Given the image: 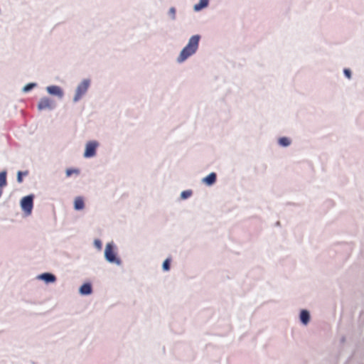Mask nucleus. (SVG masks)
I'll use <instances>...</instances> for the list:
<instances>
[{"instance_id": "f257e3e1", "label": "nucleus", "mask_w": 364, "mask_h": 364, "mask_svg": "<svg viewBox=\"0 0 364 364\" xmlns=\"http://www.w3.org/2000/svg\"><path fill=\"white\" fill-rule=\"evenodd\" d=\"M199 41H200V36L195 35L193 36L188 41V44L183 48V50L181 51L178 58L177 61L178 63H182L185 61L188 58L193 55L199 45Z\"/></svg>"}, {"instance_id": "f03ea898", "label": "nucleus", "mask_w": 364, "mask_h": 364, "mask_svg": "<svg viewBox=\"0 0 364 364\" xmlns=\"http://www.w3.org/2000/svg\"><path fill=\"white\" fill-rule=\"evenodd\" d=\"M105 256L106 259L111 263H116L120 264L121 261L116 257L113 245L112 244H107L105 250Z\"/></svg>"}, {"instance_id": "7ed1b4c3", "label": "nucleus", "mask_w": 364, "mask_h": 364, "mask_svg": "<svg viewBox=\"0 0 364 364\" xmlns=\"http://www.w3.org/2000/svg\"><path fill=\"white\" fill-rule=\"evenodd\" d=\"M90 86V80H84L82 82L77 86L75 92V95L74 96V102H77L81 99V97L86 93Z\"/></svg>"}, {"instance_id": "20e7f679", "label": "nucleus", "mask_w": 364, "mask_h": 364, "mask_svg": "<svg viewBox=\"0 0 364 364\" xmlns=\"http://www.w3.org/2000/svg\"><path fill=\"white\" fill-rule=\"evenodd\" d=\"M33 197L32 196H27L22 198L21 205L23 211L30 214L33 209Z\"/></svg>"}, {"instance_id": "39448f33", "label": "nucleus", "mask_w": 364, "mask_h": 364, "mask_svg": "<svg viewBox=\"0 0 364 364\" xmlns=\"http://www.w3.org/2000/svg\"><path fill=\"white\" fill-rule=\"evenodd\" d=\"M97 146H98L97 142L93 141H89L86 144L84 156L85 158H90V157L94 156L96 154V149H97Z\"/></svg>"}, {"instance_id": "423d86ee", "label": "nucleus", "mask_w": 364, "mask_h": 364, "mask_svg": "<svg viewBox=\"0 0 364 364\" xmlns=\"http://www.w3.org/2000/svg\"><path fill=\"white\" fill-rule=\"evenodd\" d=\"M53 107V101L48 97L42 98L38 105V108L39 109H52Z\"/></svg>"}, {"instance_id": "0eeeda50", "label": "nucleus", "mask_w": 364, "mask_h": 364, "mask_svg": "<svg viewBox=\"0 0 364 364\" xmlns=\"http://www.w3.org/2000/svg\"><path fill=\"white\" fill-rule=\"evenodd\" d=\"M47 91L49 94L53 95H56L60 97H62L63 95V92L62 89L56 85L49 86L47 87Z\"/></svg>"}, {"instance_id": "6e6552de", "label": "nucleus", "mask_w": 364, "mask_h": 364, "mask_svg": "<svg viewBox=\"0 0 364 364\" xmlns=\"http://www.w3.org/2000/svg\"><path fill=\"white\" fill-rule=\"evenodd\" d=\"M80 293L82 295H88L92 293V286L89 283L82 284L80 288Z\"/></svg>"}, {"instance_id": "1a4fd4ad", "label": "nucleus", "mask_w": 364, "mask_h": 364, "mask_svg": "<svg viewBox=\"0 0 364 364\" xmlns=\"http://www.w3.org/2000/svg\"><path fill=\"white\" fill-rule=\"evenodd\" d=\"M215 181L216 174L215 173H210L209 175H208L203 179V181L208 186L213 185L215 182Z\"/></svg>"}, {"instance_id": "9d476101", "label": "nucleus", "mask_w": 364, "mask_h": 364, "mask_svg": "<svg viewBox=\"0 0 364 364\" xmlns=\"http://www.w3.org/2000/svg\"><path fill=\"white\" fill-rule=\"evenodd\" d=\"M85 207L84 200L82 197H76L74 201V208L75 210H82Z\"/></svg>"}, {"instance_id": "9b49d317", "label": "nucleus", "mask_w": 364, "mask_h": 364, "mask_svg": "<svg viewBox=\"0 0 364 364\" xmlns=\"http://www.w3.org/2000/svg\"><path fill=\"white\" fill-rule=\"evenodd\" d=\"M39 278L44 280L46 282H53L55 281V277L50 273H44L39 276Z\"/></svg>"}, {"instance_id": "f8f14e48", "label": "nucleus", "mask_w": 364, "mask_h": 364, "mask_svg": "<svg viewBox=\"0 0 364 364\" xmlns=\"http://www.w3.org/2000/svg\"><path fill=\"white\" fill-rule=\"evenodd\" d=\"M6 185V172L0 173V197L3 193V187Z\"/></svg>"}, {"instance_id": "ddd939ff", "label": "nucleus", "mask_w": 364, "mask_h": 364, "mask_svg": "<svg viewBox=\"0 0 364 364\" xmlns=\"http://www.w3.org/2000/svg\"><path fill=\"white\" fill-rule=\"evenodd\" d=\"M310 316L306 310H302L300 314V319L304 324H307L309 321Z\"/></svg>"}, {"instance_id": "4468645a", "label": "nucleus", "mask_w": 364, "mask_h": 364, "mask_svg": "<svg viewBox=\"0 0 364 364\" xmlns=\"http://www.w3.org/2000/svg\"><path fill=\"white\" fill-rule=\"evenodd\" d=\"M209 0H200L199 3L194 6L195 11H200L206 7L208 4Z\"/></svg>"}, {"instance_id": "2eb2a0df", "label": "nucleus", "mask_w": 364, "mask_h": 364, "mask_svg": "<svg viewBox=\"0 0 364 364\" xmlns=\"http://www.w3.org/2000/svg\"><path fill=\"white\" fill-rule=\"evenodd\" d=\"M279 144L282 146H287L291 144V141L287 137H281L279 139Z\"/></svg>"}, {"instance_id": "dca6fc26", "label": "nucleus", "mask_w": 364, "mask_h": 364, "mask_svg": "<svg viewBox=\"0 0 364 364\" xmlns=\"http://www.w3.org/2000/svg\"><path fill=\"white\" fill-rule=\"evenodd\" d=\"M191 194H192L191 191H185L181 193V196L183 199H186L188 197H190L191 196Z\"/></svg>"}, {"instance_id": "f3484780", "label": "nucleus", "mask_w": 364, "mask_h": 364, "mask_svg": "<svg viewBox=\"0 0 364 364\" xmlns=\"http://www.w3.org/2000/svg\"><path fill=\"white\" fill-rule=\"evenodd\" d=\"M163 269L165 271H168L170 269V259H166L163 263Z\"/></svg>"}, {"instance_id": "a211bd4d", "label": "nucleus", "mask_w": 364, "mask_h": 364, "mask_svg": "<svg viewBox=\"0 0 364 364\" xmlns=\"http://www.w3.org/2000/svg\"><path fill=\"white\" fill-rule=\"evenodd\" d=\"M35 86H36V84H35V83H29V84L26 85L23 87V90L24 92H28V91H30L32 88H33Z\"/></svg>"}, {"instance_id": "6ab92c4d", "label": "nucleus", "mask_w": 364, "mask_h": 364, "mask_svg": "<svg viewBox=\"0 0 364 364\" xmlns=\"http://www.w3.org/2000/svg\"><path fill=\"white\" fill-rule=\"evenodd\" d=\"M27 172L23 173L21 171L18 172L17 181L18 183H21L23 181V175H26Z\"/></svg>"}, {"instance_id": "aec40b11", "label": "nucleus", "mask_w": 364, "mask_h": 364, "mask_svg": "<svg viewBox=\"0 0 364 364\" xmlns=\"http://www.w3.org/2000/svg\"><path fill=\"white\" fill-rule=\"evenodd\" d=\"M77 170H74V169H68L66 171V176L68 177L70 176L73 173H77Z\"/></svg>"}, {"instance_id": "412c9836", "label": "nucleus", "mask_w": 364, "mask_h": 364, "mask_svg": "<svg viewBox=\"0 0 364 364\" xmlns=\"http://www.w3.org/2000/svg\"><path fill=\"white\" fill-rule=\"evenodd\" d=\"M344 74L348 78L350 79V77H351V73H350V70H348V69H345L344 70Z\"/></svg>"}, {"instance_id": "4be33fe9", "label": "nucleus", "mask_w": 364, "mask_h": 364, "mask_svg": "<svg viewBox=\"0 0 364 364\" xmlns=\"http://www.w3.org/2000/svg\"><path fill=\"white\" fill-rule=\"evenodd\" d=\"M169 13L172 16V18H175V14H176V10L174 8H171L170 10H169Z\"/></svg>"}, {"instance_id": "5701e85b", "label": "nucleus", "mask_w": 364, "mask_h": 364, "mask_svg": "<svg viewBox=\"0 0 364 364\" xmlns=\"http://www.w3.org/2000/svg\"><path fill=\"white\" fill-rule=\"evenodd\" d=\"M95 245L98 247H101V242L98 240H96L95 241Z\"/></svg>"}]
</instances>
